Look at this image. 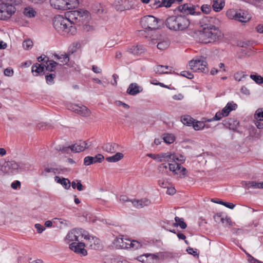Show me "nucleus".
I'll list each match as a JSON object with an SVG mask.
<instances>
[{"label":"nucleus","mask_w":263,"mask_h":263,"mask_svg":"<svg viewBox=\"0 0 263 263\" xmlns=\"http://www.w3.org/2000/svg\"><path fill=\"white\" fill-rule=\"evenodd\" d=\"M65 0H50L51 6L54 9L65 10Z\"/></svg>","instance_id":"20"},{"label":"nucleus","mask_w":263,"mask_h":263,"mask_svg":"<svg viewBox=\"0 0 263 263\" xmlns=\"http://www.w3.org/2000/svg\"><path fill=\"white\" fill-rule=\"evenodd\" d=\"M54 181L57 183L61 184L66 190H68L70 187V182L67 178H61L60 177L56 176L54 177Z\"/></svg>","instance_id":"21"},{"label":"nucleus","mask_w":263,"mask_h":263,"mask_svg":"<svg viewBox=\"0 0 263 263\" xmlns=\"http://www.w3.org/2000/svg\"><path fill=\"white\" fill-rule=\"evenodd\" d=\"M11 187L13 189H17L18 187H21V182L20 181L16 180L13 182L11 184Z\"/></svg>","instance_id":"60"},{"label":"nucleus","mask_w":263,"mask_h":263,"mask_svg":"<svg viewBox=\"0 0 263 263\" xmlns=\"http://www.w3.org/2000/svg\"><path fill=\"white\" fill-rule=\"evenodd\" d=\"M224 2L222 0H213V8L216 12L220 11L224 7Z\"/></svg>","instance_id":"27"},{"label":"nucleus","mask_w":263,"mask_h":263,"mask_svg":"<svg viewBox=\"0 0 263 263\" xmlns=\"http://www.w3.org/2000/svg\"><path fill=\"white\" fill-rule=\"evenodd\" d=\"M181 122L184 125L192 126L194 119L188 115H184L181 117Z\"/></svg>","instance_id":"34"},{"label":"nucleus","mask_w":263,"mask_h":263,"mask_svg":"<svg viewBox=\"0 0 263 263\" xmlns=\"http://www.w3.org/2000/svg\"><path fill=\"white\" fill-rule=\"evenodd\" d=\"M72 111L77 113L82 116L87 117L90 114V111L84 105H78L76 104H72L70 106L69 108Z\"/></svg>","instance_id":"14"},{"label":"nucleus","mask_w":263,"mask_h":263,"mask_svg":"<svg viewBox=\"0 0 263 263\" xmlns=\"http://www.w3.org/2000/svg\"><path fill=\"white\" fill-rule=\"evenodd\" d=\"M206 62L198 59L192 60L189 63L190 69L194 72H204L206 69Z\"/></svg>","instance_id":"10"},{"label":"nucleus","mask_w":263,"mask_h":263,"mask_svg":"<svg viewBox=\"0 0 263 263\" xmlns=\"http://www.w3.org/2000/svg\"><path fill=\"white\" fill-rule=\"evenodd\" d=\"M190 24L189 20L182 15L171 16L167 18L165 21L166 27L174 31L184 30L188 28Z\"/></svg>","instance_id":"4"},{"label":"nucleus","mask_w":263,"mask_h":263,"mask_svg":"<svg viewBox=\"0 0 263 263\" xmlns=\"http://www.w3.org/2000/svg\"><path fill=\"white\" fill-rule=\"evenodd\" d=\"M130 241L129 239H125L123 237L117 238L116 243L117 245L122 249L130 248V243L128 242Z\"/></svg>","instance_id":"25"},{"label":"nucleus","mask_w":263,"mask_h":263,"mask_svg":"<svg viewBox=\"0 0 263 263\" xmlns=\"http://www.w3.org/2000/svg\"><path fill=\"white\" fill-rule=\"evenodd\" d=\"M128 52L134 55H139L145 52V48L142 45L132 46L128 48Z\"/></svg>","instance_id":"18"},{"label":"nucleus","mask_w":263,"mask_h":263,"mask_svg":"<svg viewBox=\"0 0 263 263\" xmlns=\"http://www.w3.org/2000/svg\"><path fill=\"white\" fill-rule=\"evenodd\" d=\"M66 18L70 22V25L72 24L81 26L87 21L88 12L87 11L81 12L79 10L70 11L66 13Z\"/></svg>","instance_id":"5"},{"label":"nucleus","mask_w":263,"mask_h":263,"mask_svg":"<svg viewBox=\"0 0 263 263\" xmlns=\"http://www.w3.org/2000/svg\"><path fill=\"white\" fill-rule=\"evenodd\" d=\"M186 251L187 252V253L190 254H191V255H193L194 256H198V254L197 252V250L196 249H194L192 248H190V247H189L187 249H186Z\"/></svg>","instance_id":"59"},{"label":"nucleus","mask_w":263,"mask_h":263,"mask_svg":"<svg viewBox=\"0 0 263 263\" xmlns=\"http://www.w3.org/2000/svg\"><path fill=\"white\" fill-rule=\"evenodd\" d=\"M15 11L16 8L12 4L2 3L0 4V20H6L10 18Z\"/></svg>","instance_id":"8"},{"label":"nucleus","mask_w":263,"mask_h":263,"mask_svg":"<svg viewBox=\"0 0 263 263\" xmlns=\"http://www.w3.org/2000/svg\"><path fill=\"white\" fill-rule=\"evenodd\" d=\"M207 119V118H203L201 121H195L194 120L192 125L193 126L194 129L196 130H202L205 127V123L206 122H208V121H205V120Z\"/></svg>","instance_id":"26"},{"label":"nucleus","mask_w":263,"mask_h":263,"mask_svg":"<svg viewBox=\"0 0 263 263\" xmlns=\"http://www.w3.org/2000/svg\"><path fill=\"white\" fill-rule=\"evenodd\" d=\"M83 230L82 229H73L67 233L65 241L66 243H69L72 241H79V237H84L85 235L83 233Z\"/></svg>","instance_id":"9"},{"label":"nucleus","mask_w":263,"mask_h":263,"mask_svg":"<svg viewBox=\"0 0 263 263\" xmlns=\"http://www.w3.org/2000/svg\"><path fill=\"white\" fill-rule=\"evenodd\" d=\"M147 257H148L149 263H154L159 260V257L157 255L154 254L146 253Z\"/></svg>","instance_id":"47"},{"label":"nucleus","mask_w":263,"mask_h":263,"mask_svg":"<svg viewBox=\"0 0 263 263\" xmlns=\"http://www.w3.org/2000/svg\"><path fill=\"white\" fill-rule=\"evenodd\" d=\"M256 30L257 32L263 33V24H260L256 27Z\"/></svg>","instance_id":"64"},{"label":"nucleus","mask_w":263,"mask_h":263,"mask_svg":"<svg viewBox=\"0 0 263 263\" xmlns=\"http://www.w3.org/2000/svg\"><path fill=\"white\" fill-rule=\"evenodd\" d=\"M223 36L221 31L215 26L202 28L198 32L197 40L203 44L213 43L221 40Z\"/></svg>","instance_id":"2"},{"label":"nucleus","mask_w":263,"mask_h":263,"mask_svg":"<svg viewBox=\"0 0 263 263\" xmlns=\"http://www.w3.org/2000/svg\"><path fill=\"white\" fill-rule=\"evenodd\" d=\"M166 161L168 162L169 170L174 175H177L181 179L187 175V171L181 164L185 161L183 156L179 154L164 153Z\"/></svg>","instance_id":"1"},{"label":"nucleus","mask_w":263,"mask_h":263,"mask_svg":"<svg viewBox=\"0 0 263 263\" xmlns=\"http://www.w3.org/2000/svg\"><path fill=\"white\" fill-rule=\"evenodd\" d=\"M163 139L165 143L171 144L174 142L175 137L172 134H166L163 135Z\"/></svg>","instance_id":"40"},{"label":"nucleus","mask_w":263,"mask_h":263,"mask_svg":"<svg viewBox=\"0 0 263 263\" xmlns=\"http://www.w3.org/2000/svg\"><path fill=\"white\" fill-rule=\"evenodd\" d=\"M154 2L153 4H152V7L155 8H157L160 7H162L161 6V2H160L159 0H154Z\"/></svg>","instance_id":"62"},{"label":"nucleus","mask_w":263,"mask_h":263,"mask_svg":"<svg viewBox=\"0 0 263 263\" xmlns=\"http://www.w3.org/2000/svg\"><path fill=\"white\" fill-rule=\"evenodd\" d=\"M123 154L121 153H117L115 155L108 157L106 160L109 162H116L123 158Z\"/></svg>","instance_id":"31"},{"label":"nucleus","mask_w":263,"mask_h":263,"mask_svg":"<svg viewBox=\"0 0 263 263\" xmlns=\"http://www.w3.org/2000/svg\"><path fill=\"white\" fill-rule=\"evenodd\" d=\"M250 77L258 84H260L263 83V78L257 74H251Z\"/></svg>","instance_id":"45"},{"label":"nucleus","mask_w":263,"mask_h":263,"mask_svg":"<svg viewBox=\"0 0 263 263\" xmlns=\"http://www.w3.org/2000/svg\"><path fill=\"white\" fill-rule=\"evenodd\" d=\"M142 91V88L138 86L137 83H132L127 89V93L130 95H136Z\"/></svg>","instance_id":"19"},{"label":"nucleus","mask_w":263,"mask_h":263,"mask_svg":"<svg viewBox=\"0 0 263 263\" xmlns=\"http://www.w3.org/2000/svg\"><path fill=\"white\" fill-rule=\"evenodd\" d=\"M53 25L57 31L62 35H73L77 31L76 27L71 25L70 22L62 15H57L54 17Z\"/></svg>","instance_id":"3"},{"label":"nucleus","mask_w":263,"mask_h":263,"mask_svg":"<svg viewBox=\"0 0 263 263\" xmlns=\"http://www.w3.org/2000/svg\"><path fill=\"white\" fill-rule=\"evenodd\" d=\"M52 173L53 174H56L57 173H59V170L57 168L54 167H45L44 170L42 171L41 175L44 176H47V173Z\"/></svg>","instance_id":"37"},{"label":"nucleus","mask_w":263,"mask_h":263,"mask_svg":"<svg viewBox=\"0 0 263 263\" xmlns=\"http://www.w3.org/2000/svg\"><path fill=\"white\" fill-rule=\"evenodd\" d=\"M180 75L189 79H192L194 78L193 74L191 72L187 71H183L181 72Z\"/></svg>","instance_id":"55"},{"label":"nucleus","mask_w":263,"mask_h":263,"mask_svg":"<svg viewBox=\"0 0 263 263\" xmlns=\"http://www.w3.org/2000/svg\"><path fill=\"white\" fill-rule=\"evenodd\" d=\"M179 10L182 12H187L190 14H195L196 13L194 11V8L192 7H190L188 4H184L183 5L180 6L179 7Z\"/></svg>","instance_id":"29"},{"label":"nucleus","mask_w":263,"mask_h":263,"mask_svg":"<svg viewBox=\"0 0 263 263\" xmlns=\"http://www.w3.org/2000/svg\"><path fill=\"white\" fill-rule=\"evenodd\" d=\"M5 167H7L11 170V172H18L19 170L24 169L22 162L17 163L14 161L7 162Z\"/></svg>","instance_id":"17"},{"label":"nucleus","mask_w":263,"mask_h":263,"mask_svg":"<svg viewBox=\"0 0 263 263\" xmlns=\"http://www.w3.org/2000/svg\"><path fill=\"white\" fill-rule=\"evenodd\" d=\"M158 170L159 173L163 174H167L169 170L168 163H161L158 166Z\"/></svg>","instance_id":"39"},{"label":"nucleus","mask_w":263,"mask_h":263,"mask_svg":"<svg viewBox=\"0 0 263 263\" xmlns=\"http://www.w3.org/2000/svg\"><path fill=\"white\" fill-rule=\"evenodd\" d=\"M248 261L251 263H260V261L258 260L257 259L254 258L251 255L248 254Z\"/></svg>","instance_id":"63"},{"label":"nucleus","mask_w":263,"mask_h":263,"mask_svg":"<svg viewBox=\"0 0 263 263\" xmlns=\"http://www.w3.org/2000/svg\"><path fill=\"white\" fill-rule=\"evenodd\" d=\"M44 66L42 64L36 63L32 66V72L34 76L41 74L44 69Z\"/></svg>","instance_id":"23"},{"label":"nucleus","mask_w":263,"mask_h":263,"mask_svg":"<svg viewBox=\"0 0 263 263\" xmlns=\"http://www.w3.org/2000/svg\"><path fill=\"white\" fill-rule=\"evenodd\" d=\"M254 117L256 120L263 121V108L257 109L255 112Z\"/></svg>","instance_id":"44"},{"label":"nucleus","mask_w":263,"mask_h":263,"mask_svg":"<svg viewBox=\"0 0 263 263\" xmlns=\"http://www.w3.org/2000/svg\"><path fill=\"white\" fill-rule=\"evenodd\" d=\"M148 257H147L146 254H144L143 255H140L137 257V259L142 262L143 263H149Z\"/></svg>","instance_id":"52"},{"label":"nucleus","mask_w":263,"mask_h":263,"mask_svg":"<svg viewBox=\"0 0 263 263\" xmlns=\"http://www.w3.org/2000/svg\"><path fill=\"white\" fill-rule=\"evenodd\" d=\"M85 245L83 242H73L69 244V249L81 256H86L87 252L85 249Z\"/></svg>","instance_id":"13"},{"label":"nucleus","mask_w":263,"mask_h":263,"mask_svg":"<svg viewBox=\"0 0 263 263\" xmlns=\"http://www.w3.org/2000/svg\"><path fill=\"white\" fill-rule=\"evenodd\" d=\"M118 148V145L114 143H108L103 145L102 148L104 151L109 153H115Z\"/></svg>","instance_id":"22"},{"label":"nucleus","mask_w":263,"mask_h":263,"mask_svg":"<svg viewBox=\"0 0 263 263\" xmlns=\"http://www.w3.org/2000/svg\"><path fill=\"white\" fill-rule=\"evenodd\" d=\"M218 204L223 205L228 208L230 209H233L235 206V205L231 202H224L223 201H219Z\"/></svg>","instance_id":"53"},{"label":"nucleus","mask_w":263,"mask_h":263,"mask_svg":"<svg viewBox=\"0 0 263 263\" xmlns=\"http://www.w3.org/2000/svg\"><path fill=\"white\" fill-rule=\"evenodd\" d=\"M218 22L215 17L205 16L200 21V24L202 28H209L215 26Z\"/></svg>","instance_id":"15"},{"label":"nucleus","mask_w":263,"mask_h":263,"mask_svg":"<svg viewBox=\"0 0 263 263\" xmlns=\"http://www.w3.org/2000/svg\"><path fill=\"white\" fill-rule=\"evenodd\" d=\"M90 146V142L87 141H80L76 144L69 146H63L59 148L57 147L56 149L61 151L64 154H68L70 152L74 153H79L84 151L85 149L88 148Z\"/></svg>","instance_id":"6"},{"label":"nucleus","mask_w":263,"mask_h":263,"mask_svg":"<svg viewBox=\"0 0 263 263\" xmlns=\"http://www.w3.org/2000/svg\"><path fill=\"white\" fill-rule=\"evenodd\" d=\"M55 77V74L54 73H51L49 74H46L45 76L46 81L48 84L52 85L54 83V79Z\"/></svg>","instance_id":"46"},{"label":"nucleus","mask_w":263,"mask_h":263,"mask_svg":"<svg viewBox=\"0 0 263 263\" xmlns=\"http://www.w3.org/2000/svg\"><path fill=\"white\" fill-rule=\"evenodd\" d=\"M93 164V159L92 157L91 156H87L84 158V164L86 166H88Z\"/></svg>","instance_id":"54"},{"label":"nucleus","mask_w":263,"mask_h":263,"mask_svg":"<svg viewBox=\"0 0 263 263\" xmlns=\"http://www.w3.org/2000/svg\"><path fill=\"white\" fill-rule=\"evenodd\" d=\"M133 205L137 208H142L144 206H148L151 203V201L147 198H143L140 200H132L131 201Z\"/></svg>","instance_id":"16"},{"label":"nucleus","mask_w":263,"mask_h":263,"mask_svg":"<svg viewBox=\"0 0 263 263\" xmlns=\"http://www.w3.org/2000/svg\"><path fill=\"white\" fill-rule=\"evenodd\" d=\"M65 10L76 8L79 5L78 0H65Z\"/></svg>","instance_id":"30"},{"label":"nucleus","mask_w":263,"mask_h":263,"mask_svg":"<svg viewBox=\"0 0 263 263\" xmlns=\"http://www.w3.org/2000/svg\"><path fill=\"white\" fill-rule=\"evenodd\" d=\"M227 15L229 18L234 19L242 23H246L250 19V16L244 12H235L230 10L227 13Z\"/></svg>","instance_id":"11"},{"label":"nucleus","mask_w":263,"mask_h":263,"mask_svg":"<svg viewBox=\"0 0 263 263\" xmlns=\"http://www.w3.org/2000/svg\"><path fill=\"white\" fill-rule=\"evenodd\" d=\"M164 154L159 155H155L153 154H147V156L158 161L159 162H161L163 161V159L166 161V157L164 156Z\"/></svg>","instance_id":"35"},{"label":"nucleus","mask_w":263,"mask_h":263,"mask_svg":"<svg viewBox=\"0 0 263 263\" xmlns=\"http://www.w3.org/2000/svg\"><path fill=\"white\" fill-rule=\"evenodd\" d=\"M175 220L176 222L173 224L174 227H177L179 226L182 229H184L186 228L187 225L185 222H184V220L182 218H179L176 216L175 218Z\"/></svg>","instance_id":"33"},{"label":"nucleus","mask_w":263,"mask_h":263,"mask_svg":"<svg viewBox=\"0 0 263 263\" xmlns=\"http://www.w3.org/2000/svg\"><path fill=\"white\" fill-rule=\"evenodd\" d=\"M33 46V42L30 40H26L23 42V47L26 50H29Z\"/></svg>","instance_id":"48"},{"label":"nucleus","mask_w":263,"mask_h":263,"mask_svg":"<svg viewBox=\"0 0 263 263\" xmlns=\"http://www.w3.org/2000/svg\"><path fill=\"white\" fill-rule=\"evenodd\" d=\"M128 242L130 243V248H133L134 249H137L141 247V245L138 241H136V240L132 241L131 240H130V241H128Z\"/></svg>","instance_id":"49"},{"label":"nucleus","mask_w":263,"mask_h":263,"mask_svg":"<svg viewBox=\"0 0 263 263\" xmlns=\"http://www.w3.org/2000/svg\"><path fill=\"white\" fill-rule=\"evenodd\" d=\"M234 77L236 81H241L248 77V75L246 74L243 71H238L234 74Z\"/></svg>","instance_id":"42"},{"label":"nucleus","mask_w":263,"mask_h":263,"mask_svg":"<svg viewBox=\"0 0 263 263\" xmlns=\"http://www.w3.org/2000/svg\"><path fill=\"white\" fill-rule=\"evenodd\" d=\"M160 20L152 15H146L141 18V27L145 30H155L159 27V22Z\"/></svg>","instance_id":"7"},{"label":"nucleus","mask_w":263,"mask_h":263,"mask_svg":"<svg viewBox=\"0 0 263 263\" xmlns=\"http://www.w3.org/2000/svg\"><path fill=\"white\" fill-rule=\"evenodd\" d=\"M54 56L57 60H58L60 62L62 63L63 64H66L68 63L69 61V57L68 54H62L59 55L55 54L54 55Z\"/></svg>","instance_id":"32"},{"label":"nucleus","mask_w":263,"mask_h":263,"mask_svg":"<svg viewBox=\"0 0 263 263\" xmlns=\"http://www.w3.org/2000/svg\"><path fill=\"white\" fill-rule=\"evenodd\" d=\"M157 48L160 50H163L168 47V43L166 42H161L157 44Z\"/></svg>","instance_id":"58"},{"label":"nucleus","mask_w":263,"mask_h":263,"mask_svg":"<svg viewBox=\"0 0 263 263\" xmlns=\"http://www.w3.org/2000/svg\"><path fill=\"white\" fill-rule=\"evenodd\" d=\"M227 116H225V115L224 114V112H223V111L222 110L221 111H218V112H217L215 114V115L214 116V117H213L212 118H210V119H208L207 120H205V121H208L209 122H211L213 121H215V120H220V119H221L223 117H227Z\"/></svg>","instance_id":"38"},{"label":"nucleus","mask_w":263,"mask_h":263,"mask_svg":"<svg viewBox=\"0 0 263 263\" xmlns=\"http://www.w3.org/2000/svg\"><path fill=\"white\" fill-rule=\"evenodd\" d=\"M46 70L49 71H53L55 67L58 65V63L53 60L48 61L46 63Z\"/></svg>","instance_id":"41"},{"label":"nucleus","mask_w":263,"mask_h":263,"mask_svg":"<svg viewBox=\"0 0 263 263\" xmlns=\"http://www.w3.org/2000/svg\"><path fill=\"white\" fill-rule=\"evenodd\" d=\"M24 14L26 16L31 18L34 17L36 12L32 8L27 7L24 9Z\"/></svg>","instance_id":"36"},{"label":"nucleus","mask_w":263,"mask_h":263,"mask_svg":"<svg viewBox=\"0 0 263 263\" xmlns=\"http://www.w3.org/2000/svg\"><path fill=\"white\" fill-rule=\"evenodd\" d=\"M172 68L168 66L163 65H157L154 67V71L156 73L158 74H164L167 73V71H165V70H171Z\"/></svg>","instance_id":"28"},{"label":"nucleus","mask_w":263,"mask_h":263,"mask_svg":"<svg viewBox=\"0 0 263 263\" xmlns=\"http://www.w3.org/2000/svg\"><path fill=\"white\" fill-rule=\"evenodd\" d=\"M214 219L215 221L217 223H219L221 222L222 223H224V218L222 217V215L220 213L216 214L214 216Z\"/></svg>","instance_id":"50"},{"label":"nucleus","mask_w":263,"mask_h":263,"mask_svg":"<svg viewBox=\"0 0 263 263\" xmlns=\"http://www.w3.org/2000/svg\"><path fill=\"white\" fill-rule=\"evenodd\" d=\"M34 227L36 229L37 232L39 233H41L45 229L44 227L39 223L35 224Z\"/></svg>","instance_id":"61"},{"label":"nucleus","mask_w":263,"mask_h":263,"mask_svg":"<svg viewBox=\"0 0 263 263\" xmlns=\"http://www.w3.org/2000/svg\"><path fill=\"white\" fill-rule=\"evenodd\" d=\"M201 10L203 13L208 14L211 11V8L208 5H203L201 7Z\"/></svg>","instance_id":"56"},{"label":"nucleus","mask_w":263,"mask_h":263,"mask_svg":"<svg viewBox=\"0 0 263 263\" xmlns=\"http://www.w3.org/2000/svg\"><path fill=\"white\" fill-rule=\"evenodd\" d=\"M13 70L11 67H8L5 69L4 74L7 77H12L13 75Z\"/></svg>","instance_id":"57"},{"label":"nucleus","mask_w":263,"mask_h":263,"mask_svg":"<svg viewBox=\"0 0 263 263\" xmlns=\"http://www.w3.org/2000/svg\"><path fill=\"white\" fill-rule=\"evenodd\" d=\"M104 157L102 154H98L95 157H92L93 163L101 162Z\"/></svg>","instance_id":"51"},{"label":"nucleus","mask_w":263,"mask_h":263,"mask_svg":"<svg viewBox=\"0 0 263 263\" xmlns=\"http://www.w3.org/2000/svg\"><path fill=\"white\" fill-rule=\"evenodd\" d=\"M84 239L87 240L86 245L90 249L97 250L102 248V243L99 238L89 235H85Z\"/></svg>","instance_id":"12"},{"label":"nucleus","mask_w":263,"mask_h":263,"mask_svg":"<svg viewBox=\"0 0 263 263\" xmlns=\"http://www.w3.org/2000/svg\"><path fill=\"white\" fill-rule=\"evenodd\" d=\"M182 0H162V7H170L173 3L177 2L178 3L182 2Z\"/></svg>","instance_id":"43"},{"label":"nucleus","mask_w":263,"mask_h":263,"mask_svg":"<svg viewBox=\"0 0 263 263\" xmlns=\"http://www.w3.org/2000/svg\"><path fill=\"white\" fill-rule=\"evenodd\" d=\"M237 107V105L234 103V102L232 101L228 102L226 106L222 110L225 116H228L231 111L235 110Z\"/></svg>","instance_id":"24"}]
</instances>
